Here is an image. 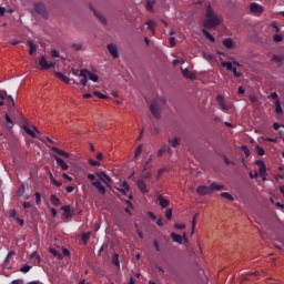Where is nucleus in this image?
Segmentation results:
<instances>
[{
    "instance_id": "obj_50",
    "label": "nucleus",
    "mask_w": 284,
    "mask_h": 284,
    "mask_svg": "<svg viewBox=\"0 0 284 284\" xmlns=\"http://www.w3.org/2000/svg\"><path fill=\"white\" fill-rule=\"evenodd\" d=\"M169 43H170L171 48H174V45H176V39L174 37H171L169 39Z\"/></svg>"
},
{
    "instance_id": "obj_16",
    "label": "nucleus",
    "mask_w": 284,
    "mask_h": 284,
    "mask_svg": "<svg viewBox=\"0 0 284 284\" xmlns=\"http://www.w3.org/2000/svg\"><path fill=\"white\" fill-rule=\"evenodd\" d=\"M91 185L93 187H97V190H99L100 194H105V186H103V184H101V182L94 181L91 183Z\"/></svg>"
},
{
    "instance_id": "obj_6",
    "label": "nucleus",
    "mask_w": 284,
    "mask_h": 284,
    "mask_svg": "<svg viewBox=\"0 0 284 284\" xmlns=\"http://www.w3.org/2000/svg\"><path fill=\"white\" fill-rule=\"evenodd\" d=\"M53 159L58 165V168H60L63 172H67V170H70V165H68V163H65V161H63V159L53 155Z\"/></svg>"
},
{
    "instance_id": "obj_41",
    "label": "nucleus",
    "mask_w": 284,
    "mask_h": 284,
    "mask_svg": "<svg viewBox=\"0 0 284 284\" xmlns=\"http://www.w3.org/2000/svg\"><path fill=\"white\" fill-rule=\"evenodd\" d=\"M260 176H265V173L267 172V169H265V164H262V166L258 169Z\"/></svg>"
},
{
    "instance_id": "obj_1",
    "label": "nucleus",
    "mask_w": 284,
    "mask_h": 284,
    "mask_svg": "<svg viewBox=\"0 0 284 284\" xmlns=\"http://www.w3.org/2000/svg\"><path fill=\"white\" fill-rule=\"evenodd\" d=\"M221 17L216 14L214 9H212V6L206 7V13H205V19L203 21V28L205 30H212V28H216L221 26Z\"/></svg>"
},
{
    "instance_id": "obj_38",
    "label": "nucleus",
    "mask_w": 284,
    "mask_h": 284,
    "mask_svg": "<svg viewBox=\"0 0 284 284\" xmlns=\"http://www.w3.org/2000/svg\"><path fill=\"white\" fill-rule=\"evenodd\" d=\"M168 150V144H164L159 151H158V156H163Z\"/></svg>"
},
{
    "instance_id": "obj_8",
    "label": "nucleus",
    "mask_w": 284,
    "mask_h": 284,
    "mask_svg": "<svg viewBox=\"0 0 284 284\" xmlns=\"http://www.w3.org/2000/svg\"><path fill=\"white\" fill-rule=\"evenodd\" d=\"M62 212H63V217L64 219H72V215L74 214V211H72V206L71 205H64L61 207Z\"/></svg>"
},
{
    "instance_id": "obj_35",
    "label": "nucleus",
    "mask_w": 284,
    "mask_h": 284,
    "mask_svg": "<svg viewBox=\"0 0 284 284\" xmlns=\"http://www.w3.org/2000/svg\"><path fill=\"white\" fill-rule=\"evenodd\" d=\"M26 193V184H21L17 191L18 196H23Z\"/></svg>"
},
{
    "instance_id": "obj_34",
    "label": "nucleus",
    "mask_w": 284,
    "mask_h": 284,
    "mask_svg": "<svg viewBox=\"0 0 284 284\" xmlns=\"http://www.w3.org/2000/svg\"><path fill=\"white\" fill-rule=\"evenodd\" d=\"M196 219H199V213H196L192 219V232H191V234H194V230L196 229Z\"/></svg>"
},
{
    "instance_id": "obj_46",
    "label": "nucleus",
    "mask_w": 284,
    "mask_h": 284,
    "mask_svg": "<svg viewBox=\"0 0 284 284\" xmlns=\"http://www.w3.org/2000/svg\"><path fill=\"white\" fill-rule=\"evenodd\" d=\"M94 95L98 97V99H108V95H105V94H103V93H101L99 91H95Z\"/></svg>"
},
{
    "instance_id": "obj_2",
    "label": "nucleus",
    "mask_w": 284,
    "mask_h": 284,
    "mask_svg": "<svg viewBox=\"0 0 284 284\" xmlns=\"http://www.w3.org/2000/svg\"><path fill=\"white\" fill-rule=\"evenodd\" d=\"M163 108H165V98L158 97L152 101L150 105V112L155 119H161Z\"/></svg>"
},
{
    "instance_id": "obj_22",
    "label": "nucleus",
    "mask_w": 284,
    "mask_h": 284,
    "mask_svg": "<svg viewBox=\"0 0 284 284\" xmlns=\"http://www.w3.org/2000/svg\"><path fill=\"white\" fill-rule=\"evenodd\" d=\"M120 192L125 196L126 192H130V184L128 182H122Z\"/></svg>"
},
{
    "instance_id": "obj_27",
    "label": "nucleus",
    "mask_w": 284,
    "mask_h": 284,
    "mask_svg": "<svg viewBox=\"0 0 284 284\" xmlns=\"http://www.w3.org/2000/svg\"><path fill=\"white\" fill-rule=\"evenodd\" d=\"M93 13L95 17H98V19L101 21L103 26H108V20H105L103 16H101V13L97 12L95 10H93Z\"/></svg>"
},
{
    "instance_id": "obj_14",
    "label": "nucleus",
    "mask_w": 284,
    "mask_h": 284,
    "mask_svg": "<svg viewBox=\"0 0 284 284\" xmlns=\"http://www.w3.org/2000/svg\"><path fill=\"white\" fill-rule=\"evenodd\" d=\"M211 193L213 194L214 192H221V190H225V186L224 185H221L216 182H213L211 185Z\"/></svg>"
},
{
    "instance_id": "obj_64",
    "label": "nucleus",
    "mask_w": 284,
    "mask_h": 284,
    "mask_svg": "<svg viewBox=\"0 0 284 284\" xmlns=\"http://www.w3.org/2000/svg\"><path fill=\"white\" fill-rule=\"evenodd\" d=\"M72 48H74V50H81L82 45L81 44H72Z\"/></svg>"
},
{
    "instance_id": "obj_31",
    "label": "nucleus",
    "mask_w": 284,
    "mask_h": 284,
    "mask_svg": "<svg viewBox=\"0 0 284 284\" xmlns=\"http://www.w3.org/2000/svg\"><path fill=\"white\" fill-rule=\"evenodd\" d=\"M112 263L113 265H115V267H121V262H119V254L116 253L113 254Z\"/></svg>"
},
{
    "instance_id": "obj_48",
    "label": "nucleus",
    "mask_w": 284,
    "mask_h": 284,
    "mask_svg": "<svg viewBox=\"0 0 284 284\" xmlns=\"http://www.w3.org/2000/svg\"><path fill=\"white\" fill-rule=\"evenodd\" d=\"M89 164L92 165L93 168H99V165H101L100 162L94 161V160H89Z\"/></svg>"
},
{
    "instance_id": "obj_32",
    "label": "nucleus",
    "mask_w": 284,
    "mask_h": 284,
    "mask_svg": "<svg viewBox=\"0 0 284 284\" xmlns=\"http://www.w3.org/2000/svg\"><path fill=\"white\" fill-rule=\"evenodd\" d=\"M222 199H226L227 201H234V196L227 192H223L220 195Z\"/></svg>"
},
{
    "instance_id": "obj_61",
    "label": "nucleus",
    "mask_w": 284,
    "mask_h": 284,
    "mask_svg": "<svg viewBox=\"0 0 284 284\" xmlns=\"http://www.w3.org/2000/svg\"><path fill=\"white\" fill-rule=\"evenodd\" d=\"M65 191H67L69 194H72V192H74V186H67V187H65Z\"/></svg>"
},
{
    "instance_id": "obj_44",
    "label": "nucleus",
    "mask_w": 284,
    "mask_h": 284,
    "mask_svg": "<svg viewBox=\"0 0 284 284\" xmlns=\"http://www.w3.org/2000/svg\"><path fill=\"white\" fill-rule=\"evenodd\" d=\"M141 152H143V145L140 144L135 150V159L141 156Z\"/></svg>"
},
{
    "instance_id": "obj_18",
    "label": "nucleus",
    "mask_w": 284,
    "mask_h": 284,
    "mask_svg": "<svg viewBox=\"0 0 284 284\" xmlns=\"http://www.w3.org/2000/svg\"><path fill=\"white\" fill-rule=\"evenodd\" d=\"M54 75L60 79V81H63V83L70 84V78H68L65 74L61 72H54Z\"/></svg>"
},
{
    "instance_id": "obj_3",
    "label": "nucleus",
    "mask_w": 284,
    "mask_h": 284,
    "mask_svg": "<svg viewBox=\"0 0 284 284\" xmlns=\"http://www.w3.org/2000/svg\"><path fill=\"white\" fill-rule=\"evenodd\" d=\"M80 77H87V79H89L90 81H93V83H97V81H99V75H97L95 73L91 72L88 69H82L80 71Z\"/></svg>"
},
{
    "instance_id": "obj_56",
    "label": "nucleus",
    "mask_w": 284,
    "mask_h": 284,
    "mask_svg": "<svg viewBox=\"0 0 284 284\" xmlns=\"http://www.w3.org/2000/svg\"><path fill=\"white\" fill-rule=\"evenodd\" d=\"M8 95V92H6V91H0V99L2 100V101H4L6 100V97Z\"/></svg>"
},
{
    "instance_id": "obj_26",
    "label": "nucleus",
    "mask_w": 284,
    "mask_h": 284,
    "mask_svg": "<svg viewBox=\"0 0 284 284\" xmlns=\"http://www.w3.org/2000/svg\"><path fill=\"white\" fill-rule=\"evenodd\" d=\"M223 45L230 50V49H232V45H234V42L232 41L231 38H226L223 40Z\"/></svg>"
},
{
    "instance_id": "obj_33",
    "label": "nucleus",
    "mask_w": 284,
    "mask_h": 284,
    "mask_svg": "<svg viewBox=\"0 0 284 284\" xmlns=\"http://www.w3.org/2000/svg\"><path fill=\"white\" fill-rule=\"evenodd\" d=\"M50 253L52 254V256H55L57 258H59L61 261V258H63V255H61V253H59V251L51 248Z\"/></svg>"
},
{
    "instance_id": "obj_62",
    "label": "nucleus",
    "mask_w": 284,
    "mask_h": 284,
    "mask_svg": "<svg viewBox=\"0 0 284 284\" xmlns=\"http://www.w3.org/2000/svg\"><path fill=\"white\" fill-rule=\"evenodd\" d=\"M51 57L58 59V57H59L58 51H57V50H52V51H51Z\"/></svg>"
},
{
    "instance_id": "obj_43",
    "label": "nucleus",
    "mask_w": 284,
    "mask_h": 284,
    "mask_svg": "<svg viewBox=\"0 0 284 284\" xmlns=\"http://www.w3.org/2000/svg\"><path fill=\"white\" fill-rule=\"evenodd\" d=\"M273 41H275V43H281V41H283V36L281 34H275L273 37Z\"/></svg>"
},
{
    "instance_id": "obj_13",
    "label": "nucleus",
    "mask_w": 284,
    "mask_h": 284,
    "mask_svg": "<svg viewBox=\"0 0 284 284\" xmlns=\"http://www.w3.org/2000/svg\"><path fill=\"white\" fill-rule=\"evenodd\" d=\"M156 201L159 202L160 206L165 210V207H168V205H170V201L165 200V197H163V195L159 194L156 196Z\"/></svg>"
},
{
    "instance_id": "obj_53",
    "label": "nucleus",
    "mask_w": 284,
    "mask_h": 284,
    "mask_svg": "<svg viewBox=\"0 0 284 284\" xmlns=\"http://www.w3.org/2000/svg\"><path fill=\"white\" fill-rule=\"evenodd\" d=\"M174 227H175V230H185V224L175 223Z\"/></svg>"
},
{
    "instance_id": "obj_47",
    "label": "nucleus",
    "mask_w": 284,
    "mask_h": 284,
    "mask_svg": "<svg viewBox=\"0 0 284 284\" xmlns=\"http://www.w3.org/2000/svg\"><path fill=\"white\" fill-rule=\"evenodd\" d=\"M165 217L168 221H172V209L166 210Z\"/></svg>"
},
{
    "instance_id": "obj_4",
    "label": "nucleus",
    "mask_w": 284,
    "mask_h": 284,
    "mask_svg": "<svg viewBox=\"0 0 284 284\" xmlns=\"http://www.w3.org/2000/svg\"><path fill=\"white\" fill-rule=\"evenodd\" d=\"M250 11L252 14H263V12H265V8L256 2H253L250 4Z\"/></svg>"
},
{
    "instance_id": "obj_21",
    "label": "nucleus",
    "mask_w": 284,
    "mask_h": 284,
    "mask_svg": "<svg viewBox=\"0 0 284 284\" xmlns=\"http://www.w3.org/2000/svg\"><path fill=\"white\" fill-rule=\"evenodd\" d=\"M202 33L204 34V37L206 39H209L211 41V43H214V41H216V38H214V36H212V33H210V31H207V29H203Z\"/></svg>"
},
{
    "instance_id": "obj_51",
    "label": "nucleus",
    "mask_w": 284,
    "mask_h": 284,
    "mask_svg": "<svg viewBox=\"0 0 284 284\" xmlns=\"http://www.w3.org/2000/svg\"><path fill=\"white\" fill-rule=\"evenodd\" d=\"M6 121L9 123V128H13L12 119H10V115L6 114Z\"/></svg>"
},
{
    "instance_id": "obj_39",
    "label": "nucleus",
    "mask_w": 284,
    "mask_h": 284,
    "mask_svg": "<svg viewBox=\"0 0 284 284\" xmlns=\"http://www.w3.org/2000/svg\"><path fill=\"white\" fill-rule=\"evenodd\" d=\"M32 270V266L24 264L21 268L20 272H22L23 274H28V272Z\"/></svg>"
},
{
    "instance_id": "obj_42",
    "label": "nucleus",
    "mask_w": 284,
    "mask_h": 284,
    "mask_svg": "<svg viewBox=\"0 0 284 284\" xmlns=\"http://www.w3.org/2000/svg\"><path fill=\"white\" fill-rule=\"evenodd\" d=\"M231 72H233V74H234V77H236V79L241 78V75H242V73L235 67H233Z\"/></svg>"
},
{
    "instance_id": "obj_37",
    "label": "nucleus",
    "mask_w": 284,
    "mask_h": 284,
    "mask_svg": "<svg viewBox=\"0 0 284 284\" xmlns=\"http://www.w3.org/2000/svg\"><path fill=\"white\" fill-rule=\"evenodd\" d=\"M222 68H226V70H229V71L234 70L232 62H222Z\"/></svg>"
},
{
    "instance_id": "obj_17",
    "label": "nucleus",
    "mask_w": 284,
    "mask_h": 284,
    "mask_svg": "<svg viewBox=\"0 0 284 284\" xmlns=\"http://www.w3.org/2000/svg\"><path fill=\"white\" fill-rule=\"evenodd\" d=\"M27 45H29V54H30V57H32V54H34L37 52V44H34V42H32V40H28Z\"/></svg>"
},
{
    "instance_id": "obj_63",
    "label": "nucleus",
    "mask_w": 284,
    "mask_h": 284,
    "mask_svg": "<svg viewBox=\"0 0 284 284\" xmlns=\"http://www.w3.org/2000/svg\"><path fill=\"white\" fill-rule=\"evenodd\" d=\"M244 154H245L246 159H247V156H250V149L246 146H244Z\"/></svg>"
},
{
    "instance_id": "obj_11",
    "label": "nucleus",
    "mask_w": 284,
    "mask_h": 284,
    "mask_svg": "<svg viewBox=\"0 0 284 284\" xmlns=\"http://www.w3.org/2000/svg\"><path fill=\"white\" fill-rule=\"evenodd\" d=\"M216 101L221 106L222 112H226V110H230V105L225 104V99H223V95H217Z\"/></svg>"
},
{
    "instance_id": "obj_59",
    "label": "nucleus",
    "mask_w": 284,
    "mask_h": 284,
    "mask_svg": "<svg viewBox=\"0 0 284 284\" xmlns=\"http://www.w3.org/2000/svg\"><path fill=\"white\" fill-rule=\"evenodd\" d=\"M50 212L53 219L57 217V214H58L57 209H50Z\"/></svg>"
},
{
    "instance_id": "obj_57",
    "label": "nucleus",
    "mask_w": 284,
    "mask_h": 284,
    "mask_svg": "<svg viewBox=\"0 0 284 284\" xmlns=\"http://www.w3.org/2000/svg\"><path fill=\"white\" fill-rule=\"evenodd\" d=\"M248 176L250 179H258V172H255V173L250 172Z\"/></svg>"
},
{
    "instance_id": "obj_20",
    "label": "nucleus",
    "mask_w": 284,
    "mask_h": 284,
    "mask_svg": "<svg viewBox=\"0 0 284 284\" xmlns=\"http://www.w3.org/2000/svg\"><path fill=\"white\" fill-rule=\"evenodd\" d=\"M171 239L174 243H179L181 245V243H183V236L176 234V233H171Z\"/></svg>"
},
{
    "instance_id": "obj_23",
    "label": "nucleus",
    "mask_w": 284,
    "mask_h": 284,
    "mask_svg": "<svg viewBox=\"0 0 284 284\" xmlns=\"http://www.w3.org/2000/svg\"><path fill=\"white\" fill-rule=\"evenodd\" d=\"M50 202L52 205H54V207H59V205H61V200H59V197H57L54 194L50 196Z\"/></svg>"
},
{
    "instance_id": "obj_55",
    "label": "nucleus",
    "mask_w": 284,
    "mask_h": 284,
    "mask_svg": "<svg viewBox=\"0 0 284 284\" xmlns=\"http://www.w3.org/2000/svg\"><path fill=\"white\" fill-rule=\"evenodd\" d=\"M153 247H155L156 252H161V247L159 246V241L153 242Z\"/></svg>"
},
{
    "instance_id": "obj_45",
    "label": "nucleus",
    "mask_w": 284,
    "mask_h": 284,
    "mask_svg": "<svg viewBox=\"0 0 284 284\" xmlns=\"http://www.w3.org/2000/svg\"><path fill=\"white\" fill-rule=\"evenodd\" d=\"M168 172V168H162L158 171V179H161L163 176V173Z\"/></svg>"
},
{
    "instance_id": "obj_9",
    "label": "nucleus",
    "mask_w": 284,
    "mask_h": 284,
    "mask_svg": "<svg viewBox=\"0 0 284 284\" xmlns=\"http://www.w3.org/2000/svg\"><path fill=\"white\" fill-rule=\"evenodd\" d=\"M106 48L113 59H119V49L114 43L108 44Z\"/></svg>"
},
{
    "instance_id": "obj_7",
    "label": "nucleus",
    "mask_w": 284,
    "mask_h": 284,
    "mask_svg": "<svg viewBox=\"0 0 284 284\" xmlns=\"http://www.w3.org/2000/svg\"><path fill=\"white\" fill-rule=\"evenodd\" d=\"M196 192L200 196H207V194H212V189L211 186L200 185L197 186Z\"/></svg>"
},
{
    "instance_id": "obj_24",
    "label": "nucleus",
    "mask_w": 284,
    "mask_h": 284,
    "mask_svg": "<svg viewBox=\"0 0 284 284\" xmlns=\"http://www.w3.org/2000/svg\"><path fill=\"white\" fill-rule=\"evenodd\" d=\"M23 130L24 132H27L29 134V136H31L32 139L37 138V133H34V131H32L30 129V126H28V124H23Z\"/></svg>"
},
{
    "instance_id": "obj_40",
    "label": "nucleus",
    "mask_w": 284,
    "mask_h": 284,
    "mask_svg": "<svg viewBox=\"0 0 284 284\" xmlns=\"http://www.w3.org/2000/svg\"><path fill=\"white\" fill-rule=\"evenodd\" d=\"M256 154H258V156H264L265 149H263V146H256Z\"/></svg>"
},
{
    "instance_id": "obj_58",
    "label": "nucleus",
    "mask_w": 284,
    "mask_h": 284,
    "mask_svg": "<svg viewBox=\"0 0 284 284\" xmlns=\"http://www.w3.org/2000/svg\"><path fill=\"white\" fill-rule=\"evenodd\" d=\"M23 207L24 210H30V207H32V204L30 202H24Z\"/></svg>"
},
{
    "instance_id": "obj_49",
    "label": "nucleus",
    "mask_w": 284,
    "mask_h": 284,
    "mask_svg": "<svg viewBox=\"0 0 284 284\" xmlns=\"http://www.w3.org/2000/svg\"><path fill=\"white\" fill-rule=\"evenodd\" d=\"M34 196H36L37 205H40L41 204V193H36Z\"/></svg>"
},
{
    "instance_id": "obj_52",
    "label": "nucleus",
    "mask_w": 284,
    "mask_h": 284,
    "mask_svg": "<svg viewBox=\"0 0 284 284\" xmlns=\"http://www.w3.org/2000/svg\"><path fill=\"white\" fill-rule=\"evenodd\" d=\"M52 185H55V187H61L63 185V182L61 181H57V180H53V182H51Z\"/></svg>"
},
{
    "instance_id": "obj_28",
    "label": "nucleus",
    "mask_w": 284,
    "mask_h": 284,
    "mask_svg": "<svg viewBox=\"0 0 284 284\" xmlns=\"http://www.w3.org/2000/svg\"><path fill=\"white\" fill-rule=\"evenodd\" d=\"M272 61L275 62V63H283L284 55L275 54V55L272 57Z\"/></svg>"
},
{
    "instance_id": "obj_15",
    "label": "nucleus",
    "mask_w": 284,
    "mask_h": 284,
    "mask_svg": "<svg viewBox=\"0 0 284 284\" xmlns=\"http://www.w3.org/2000/svg\"><path fill=\"white\" fill-rule=\"evenodd\" d=\"M182 74H183V77H185L186 79H190L191 81L196 80V74L192 73V71H190L187 69L182 70Z\"/></svg>"
},
{
    "instance_id": "obj_30",
    "label": "nucleus",
    "mask_w": 284,
    "mask_h": 284,
    "mask_svg": "<svg viewBox=\"0 0 284 284\" xmlns=\"http://www.w3.org/2000/svg\"><path fill=\"white\" fill-rule=\"evenodd\" d=\"M90 236H91L90 232L82 234L81 239H82V242H83L84 245H87L88 242L90 241Z\"/></svg>"
},
{
    "instance_id": "obj_29",
    "label": "nucleus",
    "mask_w": 284,
    "mask_h": 284,
    "mask_svg": "<svg viewBox=\"0 0 284 284\" xmlns=\"http://www.w3.org/2000/svg\"><path fill=\"white\" fill-rule=\"evenodd\" d=\"M275 112L277 114H283V106H281V101L280 100H276V102H275Z\"/></svg>"
},
{
    "instance_id": "obj_12",
    "label": "nucleus",
    "mask_w": 284,
    "mask_h": 284,
    "mask_svg": "<svg viewBox=\"0 0 284 284\" xmlns=\"http://www.w3.org/2000/svg\"><path fill=\"white\" fill-rule=\"evenodd\" d=\"M51 152H54L59 156H63V159H70V154L68 152H65L64 150H61L57 146H52Z\"/></svg>"
},
{
    "instance_id": "obj_36",
    "label": "nucleus",
    "mask_w": 284,
    "mask_h": 284,
    "mask_svg": "<svg viewBox=\"0 0 284 284\" xmlns=\"http://www.w3.org/2000/svg\"><path fill=\"white\" fill-rule=\"evenodd\" d=\"M146 26H148L149 30H152L154 32V27L156 26V22L154 20H149L146 22Z\"/></svg>"
},
{
    "instance_id": "obj_5",
    "label": "nucleus",
    "mask_w": 284,
    "mask_h": 284,
    "mask_svg": "<svg viewBox=\"0 0 284 284\" xmlns=\"http://www.w3.org/2000/svg\"><path fill=\"white\" fill-rule=\"evenodd\" d=\"M34 10L38 14H41L44 19H48V11L45 10V6L41 2L34 4Z\"/></svg>"
},
{
    "instance_id": "obj_10",
    "label": "nucleus",
    "mask_w": 284,
    "mask_h": 284,
    "mask_svg": "<svg viewBox=\"0 0 284 284\" xmlns=\"http://www.w3.org/2000/svg\"><path fill=\"white\" fill-rule=\"evenodd\" d=\"M136 186L141 194H149L150 191L148 190V186L145 185V182L143 180H138L136 181Z\"/></svg>"
},
{
    "instance_id": "obj_60",
    "label": "nucleus",
    "mask_w": 284,
    "mask_h": 284,
    "mask_svg": "<svg viewBox=\"0 0 284 284\" xmlns=\"http://www.w3.org/2000/svg\"><path fill=\"white\" fill-rule=\"evenodd\" d=\"M62 179H65L67 181H72V176L68 175V173H63Z\"/></svg>"
},
{
    "instance_id": "obj_25",
    "label": "nucleus",
    "mask_w": 284,
    "mask_h": 284,
    "mask_svg": "<svg viewBox=\"0 0 284 284\" xmlns=\"http://www.w3.org/2000/svg\"><path fill=\"white\" fill-rule=\"evenodd\" d=\"M171 148H179L181 145V139L174 138L173 140H169Z\"/></svg>"
},
{
    "instance_id": "obj_54",
    "label": "nucleus",
    "mask_w": 284,
    "mask_h": 284,
    "mask_svg": "<svg viewBox=\"0 0 284 284\" xmlns=\"http://www.w3.org/2000/svg\"><path fill=\"white\" fill-rule=\"evenodd\" d=\"M80 85H88V77H82V80H80Z\"/></svg>"
},
{
    "instance_id": "obj_19",
    "label": "nucleus",
    "mask_w": 284,
    "mask_h": 284,
    "mask_svg": "<svg viewBox=\"0 0 284 284\" xmlns=\"http://www.w3.org/2000/svg\"><path fill=\"white\" fill-rule=\"evenodd\" d=\"M40 70H48L49 62L45 60V57L40 58L39 60Z\"/></svg>"
}]
</instances>
